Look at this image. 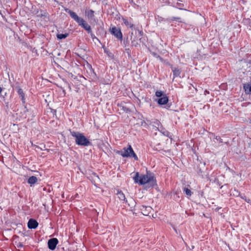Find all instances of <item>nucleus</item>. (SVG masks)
<instances>
[{
    "label": "nucleus",
    "mask_w": 251,
    "mask_h": 251,
    "mask_svg": "<svg viewBox=\"0 0 251 251\" xmlns=\"http://www.w3.org/2000/svg\"><path fill=\"white\" fill-rule=\"evenodd\" d=\"M133 179L135 183L140 185L147 184L150 187L156 185V180L154 174L150 172L147 171L145 175H140L138 172H137Z\"/></svg>",
    "instance_id": "nucleus-1"
},
{
    "label": "nucleus",
    "mask_w": 251,
    "mask_h": 251,
    "mask_svg": "<svg viewBox=\"0 0 251 251\" xmlns=\"http://www.w3.org/2000/svg\"><path fill=\"white\" fill-rule=\"evenodd\" d=\"M65 11L69 14L70 17L74 19L79 26L84 28L88 33L91 32V26L82 18L79 17L78 15L74 11L68 8L65 9Z\"/></svg>",
    "instance_id": "nucleus-2"
},
{
    "label": "nucleus",
    "mask_w": 251,
    "mask_h": 251,
    "mask_svg": "<svg viewBox=\"0 0 251 251\" xmlns=\"http://www.w3.org/2000/svg\"><path fill=\"white\" fill-rule=\"evenodd\" d=\"M71 134L75 138V142L76 145L84 147L91 145V142L82 133L79 132L71 131Z\"/></svg>",
    "instance_id": "nucleus-3"
},
{
    "label": "nucleus",
    "mask_w": 251,
    "mask_h": 251,
    "mask_svg": "<svg viewBox=\"0 0 251 251\" xmlns=\"http://www.w3.org/2000/svg\"><path fill=\"white\" fill-rule=\"evenodd\" d=\"M120 154L123 157L133 158L135 160H138V158L134 152L131 146L128 144L126 147H124L120 152Z\"/></svg>",
    "instance_id": "nucleus-4"
},
{
    "label": "nucleus",
    "mask_w": 251,
    "mask_h": 251,
    "mask_svg": "<svg viewBox=\"0 0 251 251\" xmlns=\"http://www.w3.org/2000/svg\"><path fill=\"white\" fill-rule=\"evenodd\" d=\"M110 32L118 40L120 41L123 40V34L120 28L114 26L110 28Z\"/></svg>",
    "instance_id": "nucleus-5"
},
{
    "label": "nucleus",
    "mask_w": 251,
    "mask_h": 251,
    "mask_svg": "<svg viewBox=\"0 0 251 251\" xmlns=\"http://www.w3.org/2000/svg\"><path fill=\"white\" fill-rule=\"evenodd\" d=\"M58 243V241L57 238H51V239L49 240V241H48V248L50 250L53 251L55 249L56 245H57Z\"/></svg>",
    "instance_id": "nucleus-6"
},
{
    "label": "nucleus",
    "mask_w": 251,
    "mask_h": 251,
    "mask_svg": "<svg viewBox=\"0 0 251 251\" xmlns=\"http://www.w3.org/2000/svg\"><path fill=\"white\" fill-rule=\"evenodd\" d=\"M94 11L90 9L86 10L85 12V16L87 17L90 21L95 22V17L94 15Z\"/></svg>",
    "instance_id": "nucleus-7"
},
{
    "label": "nucleus",
    "mask_w": 251,
    "mask_h": 251,
    "mask_svg": "<svg viewBox=\"0 0 251 251\" xmlns=\"http://www.w3.org/2000/svg\"><path fill=\"white\" fill-rule=\"evenodd\" d=\"M38 223L36 220L30 219L27 223V226L29 229H35L37 227Z\"/></svg>",
    "instance_id": "nucleus-8"
},
{
    "label": "nucleus",
    "mask_w": 251,
    "mask_h": 251,
    "mask_svg": "<svg viewBox=\"0 0 251 251\" xmlns=\"http://www.w3.org/2000/svg\"><path fill=\"white\" fill-rule=\"evenodd\" d=\"M141 213L145 216H148L152 210V209L150 206H146L142 205L140 208Z\"/></svg>",
    "instance_id": "nucleus-9"
},
{
    "label": "nucleus",
    "mask_w": 251,
    "mask_h": 251,
    "mask_svg": "<svg viewBox=\"0 0 251 251\" xmlns=\"http://www.w3.org/2000/svg\"><path fill=\"white\" fill-rule=\"evenodd\" d=\"M243 88L246 94L251 95V81L244 83Z\"/></svg>",
    "instance_id": "nucleus-10"
},
{
    "label": "nucleus",
    "mask_w": 251,
    "mask_h": 251,
    "mask_svg": "<svg viewBox=\"0 0 251 251\" xmlns=\"http://www.w3.org/2000/svg\"><path fill=\"white\" fill-rule=\"evenodd\" d=\"M168 97L166 95H163V97L160 98L157 100V103L159 105L166 104L168 102Z\"/></svg>",
    "instance_id": "nucleus-11"
},
{
    "label": "nucleus",
    "mask_w": 251,
    "mask_h": 251,
    "mask_svg": "<svg viewBox=\"0 0 251 251\" xmlns=\"http://www.w3.org/2000/svg\"><path fill=\"white\" fill-rule=\"evenodd\" d=\"M37 17L43 18L45 20H49V14L45 11L41 10L38 14Z\"/></svg>",
    "instance_id": "nucleus-12"
},
{
    "label": "nucleus",
    "mask_w": 251,
    "mask_h": 251,
    "mask_svg": "<svg viewBox=\"0 0 251 251\" xmlns=\"http://www.w3.org/2000/svg\"><path fill=\"white\" fill-rule=\"evenodd\" d=\"M172 70L173 72L174 77L179 76L180 75L181 71L177 68L171 67Z\"/></svg>",
    "instance_id": "nucleus-13"
},
{
    "label": "nucleus",
    "mask_w": 251,
    "mask_h": 251,
    "mask_svg": "<svg viewBox=\"0 0 251 251\" xmlns=\"http://www.w3.org/2000/svg\"><path fill=\"white\" fill-rule=\"evenodd\" d=\"M117 195L120 200L125 201L126 203L127 202L124 194L121 191L118 190Z\"/></svg>",
    "instance_id": "nucleus-14"
},
{
    "label": "nucleus",
    "mask_w": 251,
    "mask_h": 251,
    "mask_svg": "<svg viewBox=\"0 0 251 251\" xmlns=\"http://www.w3.org/2000/svg\"><path fill=\"white\" fill-rule=\"evenodd\" d=\"M17 92L18 94L21 97L23 103L25 102V94L23 90L21 88H18Z\"/></svg>",
    "instance_id": "nucleus-15"
},
{
    "label": "nucleus",
    "mask_w": 251,
    "mask_h": 251,
    "mask_svg": "<svg viewBox=\"0 0 251 251\" xmlns=\"http://www.w3.org/2000/svg\"><path fill=\"white\" fill-rule=\"evenodd\" d=\"M122 20L126 26H129L130 28H133L134 25L133 24H132L130 22L128 21L126 19L123 18Z\"/></svg>",
    "instance_id": "nucleus-16"
},
{
    "label": "nucleus",
    "mask_w": 251,
    "mask_h": 251,
    "mask_svg": "<svg viewBox=\"0 0 251 251\" xmlns=\"http://www.w3.org/2000/svg\"><path fill=\"white\" fill-rule=\"evenodd\" d=\"M37 181V178L35 176H31L29 177V178L28 179V183L30 184H35Z\"/></svg>",
    "instance_id": "nucleus-17"
},
{
    "label": "nucleus",
    "mask_w": 251,
    "mask_h": 251,
    "mask_svg": "<svg viewBox=\"0 0 251 251\" xmlns=\"http://www.w3.org/2000/svg\"><path fill=\"white\" fill-rule=\"evenodd\" d=\"M167 20L169 22H172L174 21H178V22H180V23H182V21L181 20V19L180 17H173L172 18L167 19Z\"/></svg>",
    "instance_id": "nucleus-18"
},
{
    "label": "nucleus",
    "mask_w": 251,
    "mask_h": 251,
    "mask_svg": "<svg viewBox=\"0 0 251 251\" xmlns=\"http://www.w3.org/2000/svg\"><path fill=\"white\" fill-rule=\"evenodd\" d=\"M173 7L175 8H177L179 9L182 10L183 7L184 6V4L180 2H177L176 3H175L173 5Z\"/></svg>",
    "instance_id": "nucleus-19"
},
{
    "label": "nucleus",
    "mask_w": 251,
    "mask_h": 251,
    "mask_svg": "<svg viewBox=\"0 0 251 251\" xmlns=\"http://www.w3.org/2000/svg\"><path fill=\"white\" fill-rule=\"evenodd\" d=\"M69 34L68 33H65V34H57L56 35V36H57V39H59V40H61V39H65L66 38V37H67L68 36Z\"/></svg>",
    "instance_id": "nucleus-20"
},
{
    "label": "nucleus",
    "mask_w": 251,
    "mask_h": 251,
    "mask_svg": "<svg viewBox=\"0 0 251 251\" xmlns=\"http://www.w3.org/2000/svg\"><path fill=\"white\" fill-rule=\"evenodd\" d=\"M183 192L188 196H191L193 193L189 189L185 187L183 189Z\"/></svg>",
    "instance_id": "nucleus-21"
},
{
    "label": "nucleus",
    "mask_w": 251,
    "mask_h": 251,
    "mask_svg": "<svg viewBox=\"0 0 251 251\" xmlns=\"http://www.w3.org/2000/svg\"><path fill=\"white\" fill-rule=\"evenodd\" d=\"M163 95H166V94H165L164 92L161 91H157L155 92V96L157 97L161 98L163 97Z\"/></svg>",
    "instance_id": "nucleus-22"
},
{
    "label": "nucleus",
    "mask_w": 251,
    "mask_h": 251,
    "mask_svg": "<svg viewBox=\"0 0 251 251\" xmlns=\"http://www.w3.org/2000/svg\"><path fill=\"white\" fill-rule=\"evenodd\" d=\"M131 44L132 46L137 47L138 45H139V44L137 42H136L135 39H133L132 37H131Z\"/></svg>",
    "instance_id": "nucleus-23"
},
{
    "label": "nucleus",
    "mask_w": 251,
    "mask_h": 251,
    "mask_svg": "<svg viewBox=\"0 0 251 251\" xmlns=\"http://www.w3.org/2000/svg\"><path fill=\"white\" fill-rule=\"evenodd\" d=\"M247 66L248 68L250 69V71H251V60H249L247 62Z\"/></svg>",
    "instance_id": "nucleus-24"
},
{
    "label": "nucleus",
    "mask_w": 251,
    "mask_h": 251,
    "mask_svg": "<svg viewBox=\"0 0 251 251\" xmlns=\"http://www.w3.org/2000/svg\"><path fill=\"white\" fill-rule=\"evenodd\" d=\"M89 34H90V36H91V37L92 38L93 40H94V39H98L95 36V35L92 32V31L91 30V32H90V33H88Z\"/></svg>",
    "instance_id": "nucleus-25"
},
{
    "label": "nucleus",
    "mask_w": 251,
    "mask_h": 251,
    "mask_svg": "<svg viewBox=\"0 0 251 251\" xmlns=\"http://www.w3.org/2000/svg\"><path fill=\"white\" fill-rule=\"evenodd\" d=\"M215 139L217 141H219L220 143H222L223 142V140H222V139L221 138V137L220 136H216Z\"/></svg>",
    "instance_id": "nucleus-26"
},
{
    "label": "nucleus",
    "mask_w": 251,
    "mask_h": 251,
    "mask_svg": "<svg viewBox=\"0 0 251 251\" xmlns=\"http://www.w3.org/2000/svg\"><path fill=\"white\" fill-rule=\"evenodd\" d=\"M93 176H94V178L95 179V180H96L97 179H100L99 177V176L96 173L93 174Z\"/></svg>",
    "instance_id": "nucleus-27"
},
{
    "label": "nucleus",
    "mask_w": 251,
    "mask_h": 251,
    "mask_svg": "<svg viewBox=\"0 0 251 251\" xmlns=\"http://www.w3.org/2000/svg\"><path fill=\"white\" fill-rule=\"evenodd\" d=\"M138 33L140 36H142L143 34V32L141 30L138 29Z\"/></svg>",
    "instance_id": "nucleus-28"
},
{
    "label": "nucleus",
    "mask_w": 251,
    "mask_h": 251,
    "mask_svg": "<svg viewBox=\"0 0 251 251\" xmlns=\"http://www.w3.org/2000/svg\"><path fill=\"white\" fill-rule=\"evenodd\" d=\"M2 92V88L0 87V94Z\"/></svg>",
    "instance_id": "nucleus-29"
},
{
    "label": "nucleus",
    "mask_w": 251,
    "mask_h": 251,
    "mask_svg": "<svg viewBox=\"0 0 251 251\" xmlns=\"http://www.w3.org/2000/svg\"><path fill=\"white\" fill-rule=\"evenodd\" d=\"M18 247H23V245L22 244H20L19 246Z\"/></svg>",
    "instance_id": "nucleus-30"
},
{
    "label": "nucleus",
    "mask_w": 251,
    "mask_h": 251,
    "mask_svg": "<svg viewBox=\"0 0 251 251\" xmlns=\"http://www.w3.org/2000/svg\"><path fill=\"white\" fill-rule=\"evenodd\" d=\"M205 93H209V92H208L207 91H206V90L205 91Z\"/></svg>",
    "instance_id": "nucleus-31"
},
{
    "label": "nucleus",
    "mask_w": 251,
    "mask_h": 251,
    "mask_svg": "<svg viewBox=\"0 0 251 251\" xmlns=\"http://www.w3.org/2000/svg\"><path fill=\"white\" fill-rule=\"evenodd\" d=\"M246 200V201H247V202H249V200L248 201H247L246 199L245 200Z\"/></svg>",
    "instance_id": "nucleus-32"
},
{
    "label": "nucleus",
    "mask_w": 251,
    "mask_h": 251,
    "mask_svg": "<svg viewBox=\"0 0 251 251\" xmlns=\"http://www.w3.org/2000/svg\"><path fill=\"white\" fill-rule=\"evenodd\" d=\"M250 123H251V120H250Z\"/></svg>",
    "instance_id": "nucleus-33"
}]
</instances>
